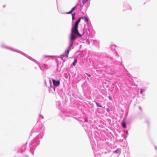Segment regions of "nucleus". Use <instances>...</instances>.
<instances>
[{
	"instance_id": "13",
	"label": "nucleus",
	"mask_w": 157,
	"mask_h": 157,
	"mask_svg": "<svg viewBox=\"0 0 157 157\" xmlns=\"http://www.w3.org/2000/svg\"><path fill=\"white\" fill-rule=\"evenodd\" d=\"M86 75H88V76H89V77H90L91 76V75L87 73H86Z\"/></svg>"
},
{
	"instance_id": "12",
	"label": "nucleus",
	"mask_w": 157,
	"mask_h": 157,
	"mask_svg": "<svg viewBox=\"0 0 157 157\" xmlns=\"http://www.w3.org/2000/svg\"><path fill=\"white\" fill-rule=\"evenodd\" d=\"M65 55L64 54H63L61 55V58H62V59L63 58V57L65 56Z\"/></svg>"
},
{
	"instance_id": "7",
	"label": "nucleus",
	"mask_w": 157,
	"mask_h": 157,
	"mask_svg": "<svg viewBox=\"0 0 157 157\" xmlns=\"http://www.w3.org/2000/svg\"><path fill=\"white\" fill-rule=\"evenodd\" d=\"M76 63H77V59H75L74 62L73 63V65L75 66L76 65Z\"/></svg>"
},
{
	"instance_id": "1",
	"label": "nucleus",
	"mask_w": 157,
	"mask_h": 157,
	"mask_svg": "<svg viewBox=\"0 0 157 157\" xmlns=\"http://www.w3.org/2000/svg\"><path fill=\"white\" fill-rule=\"evenodd\" d=\"M81 19V17H79L78 21L75 22L74 27L72 28L70 37V40L71 41L75 40L77 38V36L80 37L82 36V35L79 33L78 30V24Z\"/></svg>"
},
{
	"instance_id": "11",
	"label": "nucleus",
	"mask_w": 157,
	"mask_h": 157,
	"mask_svg": "<svg viewBox=\"0 0 157 157\" xmlns=\"http://www.w3.org/2000/svg\"><path fill=\"white\" fill-rule=\"evenodd\" d=\"M143 90H144L141 89V90L140 91V93H141V94H143Z\"/></svg>"
},
{
	"instance_id": "10",
	"label": "nucleus",
	"mask_w": 157,
	"mask_h": 157,
	"mask_svg": "<svg viewBox=\"0 0 157 157\" xmlns=\"http://www.w3.org/2000/svg\"><path fill=\"white\" fill-rule=\"evenodd\" d=\"M88 0H82V3L83 4H85L86 2Z\"/></svg>"
},
{
	"instance_id": "5",
	"label": "nucleus",
	"mask_w": 157,
	"mask_h": 157,
	"mask_svg": "<svg viewBox=\"0 0 157 157\" xmlns=\"http://www.w3.org/2000/svg\"><path fill=\"white\" fill-rule=\"evenodd\" d=\"M122 127L124 128H126L125 122L124 120L122 121Z\"/></svg>"
},
{
	"instance_id": "3",
	"label": "nucleus",
	"mask_w": 157,
	"mask_h": 157,
	"mask_svg": "<svg viewBox=\"0 0 157 157\" xmlns=\"http://www.w3.org/2000/svg\"><path fill=\"white\" fill-rule=\"evenodd\" d=\"M70 47H69L67 49L65 52V53H66V58H67L68 57V54L70 52Z\"/></svg>"
},
{
	"instance_id": "8",
	"label": "nucleus",
	"mask_w": 157,
	"mask_h": 157,
	"mask_svg": "<svg viewBox=\"0 0 157 157\" xmlns=\"http://www.w3.org/2000/svg\"><path fill=\"white\" fill-rule=\"evenodd\" d=\"M75 13H73L72 15V19L73 20H74L75 19Z\"/></svg>"
},
{
	"instance_id": "4",
	"label": "nucleus",
	"mask_w": 157,
	"mask_h": 157,
	"mask_svg": "<svg viewBox=\"0 0 157 157\" xmlns=\"http://www.w3.org/2000/svg\"><path fill=\"white\" fill-rule=\"evenodd\" d=\"M76 8V6L74 7L71 9V10L69 12L66 13L67 14H69L72 13L73 11L75 10V9Z\"/></svg>"
},
{
	"instance_id": "9",
	"label": "nucleus",
	"mask_w": 157,
	"mask_h": 157,
	"mask_svg": "<svg viewBox=\"0 0 157 157\" xmlns=\"http://www.w3.org/2000/svg\"><path fill=\"white\" fill-rule=\"evenodd\" d=\"M96 104L97 106L102 107V106L99 105V103L97 102H96Z\"/></svg>"
},
{
	"instance_id": "2",
	"label": "nucleus",
	"mask_w": 157,
	"mask_h": 157,
	"mask_svg": "<svg viewBox=\"0 0 157 157\" xmlns=\"http://www.w3.org/2000/svg\"><path fill=\"white\" fill-rule=\"evenodd\" d=\"M52 82L53 84L56 86H59L60 82L59 80L56 81L53 79H52Z\"/></svg>"
},
{
	"instance_id": "6",
	"label": "nucleus",
	"mask_w": 157,
	"mask_h": 157,
	"mask_svg": "<svg viewBox=\"0 0 157 157\" xmlns=\"http://www.w3.org/2000/svg\"><path fill=\"white\" fill-rule=\"evenodd\" d=\"M82 19H83L84 20V21L86 22H88V19L87 17H81Z\"/></svg>"
},
{
	"instance_id": "14",
	"label": "nucleus",
	"mask_w": 157,
	"mask_h": 157,
	"mask_svg": "<svg viewBox=\"0 0 157 157\" xmlns=\"http://www.w3.org/2000/svg\"><path fill=\"white\" fill-rule=\"evenodd\" d=\"M107 111L108 112H109V109L108 108H107L106 109Z\"/></svg>"
}]
</instances>
